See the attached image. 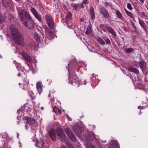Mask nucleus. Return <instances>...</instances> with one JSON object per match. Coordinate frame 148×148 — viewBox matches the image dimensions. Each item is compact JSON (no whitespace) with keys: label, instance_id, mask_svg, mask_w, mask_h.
<instances>
[{"label":"nucleus","instance_id":"nucleus-1","mask_svg":"<svg viewBox=\"0 0 148 148\" xmlns=\"http://www.w3.org/2000/svg\"><path fill=\"white\" fill-rule=\"evenodd\" d=\"M12 36L16 43L21 45L24 42V38L22 34L15 27H12L10 29Z\"/></svg>","mask_w":148,"mask_h":148},{"label":"nucleus","instance_id":"nucleus-2","mask_svg":"<svg viewBox=\"0 0 148 148\" xmlns=\"http://www.w3.org/2000/svg\"><path fill=\"white\" fill-rule=\"evenodd\" d=\"M45 20L49 28L51 29H53L54 25V21L51 15L47 14L45 16Z\"/></svg>","mask_w":148,"mask_h":148},{"label":"nucleus","instance_id":"nucleus-3","mask_svg":"<svg viewBox=\"0 0 148 148\" xmlns=\"http://www.w3.org/2000/svg\"><path fill=\"white\" fill-rule=\"evenodd\" d=\"M75 69L74 70L73 72H69V83L72 84L73 85V83H78V82L75 80L76 78V75L75 74Z\"/></svg>","mask_w":148,"mask_h":148},{"label":"nucleus","instance_id":"nucleus-4","mask_svg":"<svg viewBox=\"0 0 148 148\" xmlns=\"http://www.w3.org/2000/svg\"><path fill=\"white\" fill-rule=\"evenodd\" d=\"M30 11L32 13L34 17L38 21L41 22L42 20L41 15L37 12L36 10L34 8H32L30 9Z\"/></svg>","mask_w":148,"mask_h":148},{"label":"nucleus","instance_id":"nucleus-5","mask_svg":"<svg viewBox=\"0 0 148 148\" xmlns=\"http://www.w3.org/2000/svg\"><path fill=\"white\" fill-rule=\"evenodd\" d=\"M27 21H29V24H28L26 21L23 22V24L25 27L29 29H31L33 28L34 27V22L32 18L31 20H28Z\"/></svg>","mask_w":148,"mask_h":148},{"label":"nucleus","instance_id":"nucleus-6","mask_svg":"<svg viewBox=\"0 0 148 148\" xmlns=\"http://www.w3.org/2000/svg\"><path fill=\"white\" fill-rule=\"evenodd\" d=\"M3 6L9 8H12L13 4L12 0H1Z\"/></svg>","mask_w":148,"mask_h":148},{"label":"nucleus","instance_id":"nucleus-7","mask_svg":"<svg viewBox=\"0 0 148 148\" xmlns=\"http://www.w3.org/2000/svg\"><path fill=\"white\" fill-rule=\"evenodd\" d=\"M57 133L58 136L60 139L63 140L65 139L66 136L60 127H59L57 129Z\"/></svg>","mask_w":148,"mask_h":148},{"label":"nucleus","instance_id":"nucleus-8","mask_svg":"<svg viewBox=\"0 0 148 148\" xmlns=\"http://www.w3.org/2000/svg\"><path fill=\"white\" fill-rule=\"evenodd\" d=\"M100 11L103 16L106 18L109 17V14L108 11L104 8L102 7L100 9Z\"/></svg>","mask_w":148,"mask_h":148},{"label":"nucleus","instance_id":"nucleus-9","mask_svg":"<svg viewBox=\"0 0 148 148\" xmlns=\"http://www.w3.org/2000/svg\"><path fill=\"white\" fill-rule=\"evenodd\" d=\"M21 55L25 60L29 62H31L32 61V58L30 55L25 51L21 52Z\"/></svg>","mask_w":148,"mask_h":148},{"label":"nucleus","instance_id":"nucleus-10","mask_svg":"<svg viewBox=\"0 0 148 148\" xmlns=\"http://www.w3.org/2000/svg\"><path fill=\"white\" fill-rule=\"evenodd\" d=\"M17 10L18 12V14L19 15L21 19V20H23V16L25 14V11L22 9L21 8H17Z\"/></svg>","mask_w":148,"mask_h":148},{"label":"nucleus","instance_id":"nucleus-11","mask_svg":"<svg viewBox=\"0 0 148 148\" xmlns=\"http://www.w3.org/2000/svg\"><path fill=\"white\" fill-rule=\"evenodd\" d=\"M18 77H23V80L27 84L28 83L27 80L26 79V76L24 71L22 70H21L17 75Z\"/></svg>","mask_w":148,"mask_h":148},{"label":"nucleus","instance_id":"nucleus-12","mask_svg":"<svg viewBox=\"0 0 148 148\" xmlns=\"http://www.w3.org/2000/svg\"><path fill=\"white\" fill-rule=\"evenodd\" d=\"M50 136L51 139L53 141L56 140V135L55 131L52 129L49 132Z\"/></svg>","mask_w":148,"mask_h":148},{"label":"nucleus","instance_id":"nucleus-13","mask_svg":"<svg viewBox=\"0 0 148 148\" xmlns=\"http://www.w3.org/2000/svg\"><path fill=\"white\" fill-rule=\"evenodd\" d=\"M25 119L27 120V123L30 125L34 124L35 123V120L34 119L31 118H28L27 116H25Z\"/></svg>","mask_w":148,"mask_h":148},{"label":"nucleus","instance_id":"nucleus-14","mask_svg":"<svg viewBox=\"0 0 148 148\" xmlns=\"http://www.w3.org/2000/svg\"><path fill=\"white\" fill-rule=\"evenodd\" d=\"M140 66L142 71H143L145 70L146 68V63L144 61L142 60L139 62Z\"/></svg>","mask_w":148,"mask_h":148},{"label":"nucleus","instance_id":"nucleus-15","mask_svg":"<svg viewBox=\"0 0 148 148\" xmlns=\"http://www.w3.org/2000/svg\"><path fill=\"white\" fill-rule=\"evenodd\" d=\"M139 23L141 26L143 28V29L145 31H147V29L146 28V26L145 22L142 20L138 18Z\"/></svg>","mask_w":148,"mask_h":148},{"label":"nucleus","instance_id":"nucleus-16","mask_svg":"<svg viewBox=\"0 0 148 148\" xmlns=\"http://www.w3.org/2000/svg\"><path fill=\"white\" fill-rule=\"evenodd\" d=\"M25 14L23 16V20L24 21L25 20H31L32 17L31 16L29 12H27L26 11H25Z\"/></svg>","mask_w":148,"mask_h":148},{"label":"nucleus","instance_id":"nucleus-17","mask_svg":"<svg viewBox=\"0 0 148 148\" xmlns=\"http://www.w3.org/2000/svg\"><path fill=\"white\" fill-rule=\"evenodd\" d=\"M89 10L91 19L92 20L95 19V15L94 8L93 7H90Z\"/></svg>","mask_w":148,"mask_h":148},{"label":"nucleus","instance_id":"nucleus-18","mask_svg":"<svg viewBox=\"0 0 148 148\" xmlns=\"http://www.w3.org/2000/svg\"><path fill=\"white\" fill-rule=\"evenodd\" d=\"M42 85L41 83L40 82H38L36 84V88L38 90V92L40 94L42 92Z\"/></svg>","mask_w":148,"mask_h":148},{"label":"nucleus","instance_id":"nucleus-19","mask_svg":"<svg viewBox=\"0 0 148 148\" xmlns=\"http://www.w3.org/2000/svg\"><path fill=\"white\" fill-rule=\"evenodd\" d=\"M106 28L108 32L111 33L114 36H116V34L115 32L111 27L108 26L106 27Z\"/></svg>","mask_w":148,"mask_h":148},{"label":"nucleus","instance_id":"nucleus-20","mask_svg":"<svg viewBox=\"0 0 148 148\" xmlns=\"http://www.w3.org/2000/svg\"><path fill=\"white\" fill-rule=\"evenodd\" d=\"M69 135L68 136L69 138L72 141L75 142L76 140V139L75 137V136L72 132L71 134H69Z\"/></svg>","mask_w":148,"mask_h":148},{"label":"nucleus","instance_id":"nucleus-21","mask_svg":"<svg viewBox=\"0 0 148 148\" xmlns=\"http://www.w3.org/2000/svg\"><path fill=\"white\" fill-rule=\"evenodd\" d=\"M45 33L48 36H51L52 35V32L48 29L47 27H45Z\"/></svg>","mask_w":148,"mask_h":148},{"label":"nucleus","instance_id":"nucleus-22","mask_svg":"<svg viewBox=\"0 0 148 148\" xmlns=\"http://www.w3.org/2000/svg\"><path fill=\"white\" fill-rule=\"evenodd\" d=\"M112 144L110 145L112 146L113 147H115L119 148V145L117 141L115 140H112Z\"/></svg>","mask_w":148,"mask_h":148},{"label":"nucleus","instance_id":"nucleus-23","mask_svg":"<svg viewBox=\"0 0 148 148\" xmlns=\"http://www.w3.org/2000/svg\"><path fill=\"white\" fill-rule=\"evenodd\" d=\"M128 70L130 71L136 73H139L138 70L136 68L130 67L128 68Z\"/></svg>","mask_w":148,"mask_h":148},{"label":"nucleus","instance_id":"nucleus-24","mask_svg":"<svg viewBox=\"0 0 148 148\" xmlns=\"http://www.w3.org/2000/svg\"><path fill=\"white\" fill-rule=\"evenodd\" d=\"M53 111L57 115H60L61 113V111L56 107H55L53 109Z\"/></svg>","mask_w":148,"mask_h":148},{"label":"nucleus","instance_id":"nucleus-25","mask_svg":"<svg viewBox=\"0 0 148 148\" xmlns=\"http://www.w3.org/2000/svg\"><path fill=\"white\" fill-rule=\"evenodd\" d=\"M93 134V133H92ZM89 137L88 138V139L89 140H96V138L95 136L93 134H91V135L88 134Z\"/></svg>","mask_w":148,"mask_h":148},{"label":"nucleus","instance_id":"nucleus-26","mask_svg":"<svg viewBox=\"0 0 148 148\" xmlns=\"http://www.w3.org/2000/svg\"><path fill=\"white\" fill-rule=\"evenodd\" d=\"M34 39L37 41L39 42L40 40V37L37 33H35L34 36Z\"/></svg>","mask_w":148,"mask_h":148},{"label":"nucleus","instance_id":"nucleus-27","mask_svg":"<svg viewBox=\"0 0 148 148\" xmlns=\"http://www.w3.org/2000/svg\"><path fill=\"white\" fill-rule=\"evenodd\" d=\"M66 23L68 22L69 20H71V14L70 12H69L66 16Z\"/></svg>","mask_w":148,"mask_h":148},{"label":"nucleus","instance_id":"nucleus-28","mask_svg":"<svg viewBox=\"0 0 148 148\" xmlns=\"http://www.w3.org/2000/svg\"><path fill=\"white\" fill-rule=\"evenodd\" d=\"M97 41L101 44L103 45L105 44V42L100 37H98L97 39Z\"/></svg>","mask_w":148,"mask_h":148},{"label":"nucleus","instance_id":"nucleus-29","mask_svg":"<svg viewBox=\"0 0 148 148\" xmlns=\"http://www.w3.org/2000/svg\"><path fill=\"white\" fill-rule=\"evenodd\" d=\"M91 32V25H89L87 27V29L86 31V33L87 34H90Z\"/></svg>","mask_w":148,"mask_h":148},{"label":"nucleus","instance_id":"nucleus-30","mask_svg":"<svg viewBox=\"0 0 148 148\" xmlns=\"http://www.w3.org/2000/svg\"><path fill=\"white\" fill-rule=\"evenodd\" d=\"M28 87L29 86H28L27 84H23V89L25 91L27 90L28 92H29Z\"/></svg>","mask_w":148,"mask_h":148},{"label":"nucleus","instance_id":"nucleus-31","mask_svg":"<svg viewBox=\"0 0 148 148\" xmlns=\"http://www.w3.org/2000/svg\"><path fill=\"white\" fill-rule=\"evenodd\" d=\"M64 131L66 133L67 135L68 136V135H69V134H71L73 132L72 130H71L70 129H69L68 128H65Z\"/></svg>","mask_w":148,"mask_h":148},{"label":"nucleus","instance_id":"nucleus-32","mask_svg":"<svg viewBox=\"0 0 148 148\" xmlns=\"http://www.w3.org/2000/svg\"><path fill=\"white\" fill-rule=\"evenodd\" d=\"M134 51V49L132 48H129L126 49L125 52L126 53H129L133 52Z\"/></svg>","mask_w":148,"mask_h":148},{"label":"nucleus","instance_id":"nucleus-33","mask_svg":"<svg viewBox=\"0 0 148 148\" xmlns=\"http://www.w3.org/2000/svg\"><path fill=\"white\" fill-rule=\"evenodd\" d=\"M78 4H75L74 3L71 4L72 7L75 10H77L78 8Z\"/></svg>","mask_w":148,"mask_h":148},{"label":"nucleus","instance_id":"nucleus-34","mask_svg":"<svg viewBox=\"0 0 148 148\" xmlns=\"http://www.w3.org/2000/svg\"><path fill=\"white\" fill-rule=\"evenodd\" d=\"M116 14L117 17L119 18H121L122 17V15L121 13L119 11H116Z\"/></svg>","mask_w":148,"mask_h":148},{"label":"nucleus","instance_id":"nucleus-35","mask_svg":"<svg viewBox=\"0 0 148 148\" xmlns=\"http://www.w3.org/2000/svg\"><path fill=\"white\" fill-rule=\"evenodd\" d=\"M95 142L96 144H97L98 147V148H102V146L101 144L99 143V141L98 140H97V139H96L95 140Z\"/></svg>","mask_w":148,"mask_h":148},{"label":"nucleus","instance_id":"nucleus-36","mask_svg":"<svg viewBox=\"0 0 148 148\" xmlns=\"http://www.w3.org/2000/svg\"><path fill=\"white\" fill-rule=\"evenodd\" d=\"M125 12H126L127 14L131 18H133V16L132 14L129 12H128L127 10L126 9H124Z\"/></svg>","mask_w":148,"mask_h":148},{"label":"nucleus","instance_id":"nucleus-37","mask_svg":"<svg viewBox=\"0 0 148 148\" xmlns=\"http://www.w3.org/2000/svg\"><path fill=\"white\" fill-rule=\"evenodd\" d=\"M1 13L0 12V24L3 23L4 21V18L3 16L1 14Z\"/></svg>","mask_w":148,"mask_h":148},{"label":"nucleus","instance_id":"nucleus-38","mask_svg":"<svg viewBox=\"0 0 148 148\" xmlns=\"http://www.w3.org/2000/svg\"><path fill=\"white\" fill-rule=\"evenodd\" d=\"M66 145L69 148H74L72 145L69 142L67 143Z\"/></svg>","mask_w":148,"mask_h":148},{"label":"nucleus","instance_id":"nucleus-39","mask_svg":"<svg viewBox=\"0 0 148 148\" xmlns=\"http://www.w3.org/2000/svg\"><path fill=\"white\" fill-rule=\"evenodd\" d=\"M127 8L130 10H132V6H131V5L130 3H128L127 4Z\"/></svg>","mask_w":148,"mask_h":148},{"label":"nucleus","instance_id":"nucleus-40","mask_svg":"<svg viewBox=\"0 0 148 148\" xmlns=\"http://www.w3.org/2000/svg\"><path fill=\"white\" fill-rule=\"evenodd\" d=\"M78 4V5H78V8H84V3H83L82 2L80 3H79V4Z\"/></svg>","mask_w":148,"mask_h":148},{"label":"nucleus","instance_id":"nucleus-41","mask_svg":"<svg viewBox=\"0 0 148 148\" xmlns=\"http://www.w3.org/2000/svg\"><path fill=\"white\" fill-rule=\"evenodd\" d=\"M105 40L106 44H109L110 43V40L108 38H107L106 39H105Z\"/></svg>","mask_w":148,"mask_h":148},{"label":"nucleus","instance_id":"nucleus-42","mask_svg":"<svg viewBox=\"0 0 148 148\" xmlns=\"http://www.w3.org/2000/svg\"><path fill=\"white\" fill-rule=\"evenodd\" d=\"M82 2L85 5L88 4L89 3V1L88 0H84Z\"/></svg>","mask_w":148,"mask_h":148},{"label":"nucleus","instance_id":"nucleus-43","mask_svg":"<svg viewBox=\"0 0 148 148\" xmlns=\"http://www.w3.org/2000/svg\"><path fill=\"white\" fill-rule=\"evenodd\" d=\"M88 148H95V146L92 145L90 144L89 145L87 146Z\"/></svg>","mask_w":148,"mask_h":148},{"label":"nucleus","instance_id":"nucleus-44","mask_svg":"<svg viewBox=\"0 0 148 148\" xmlns=\"http://www.w3.org/2000/svg\"><path fill=\"white\" fill-rule=\"evenodd\" d=\"M28 124L27 123H26L25 125V127L26 130H27L28 127L29 126Z\"/></svg>","mask_w":148,"mask_h":148},{"label":"nucleus","instance_id":"nucleus-45","mask_svg":"<svg viewBox=\"0 0 148 148\" xmlns=\"http://www.w3.org/2000/svg\"><path fill=\"white\" fill-rule=\"evenodd\" d=\"M68 22L67 23V25L68 27L69 28H72V25H69L68 24Z\"/></svg>","mask_w":148,"mask_h":148},{"label":"nucleus","instance_id":"nucleus-46","mask_svg":"<svg viewBox=\"0 0 148 148\" xmlns=\"http://www.w3.org/2000/svg\"><path fill=\"white\" fill-rule=\"evenodd\" d=\"M30 96L33 99H35L36 98V97L33 95H30Z\"/></svg>","mask_w":148,"mask_h":148},{"label":"nucleus","instance_id":"nucleus-47","mask_svg":"<svg viewBox=\"0 0 148 148\" xmlns=\"http://www.w3.org/2000/svg\"><path fill=\"white\" fill-rule=\"evenodd\" d=\"M108 5V3L107 2H105V6L107 7Z\"/></svg>","mask_w":148,"mask_h":148},{"label":"nucleus","instance_id":"nucleus-48","mask_svg":"<svg viewBox=\"0 0 148 148\" xmlns=\"http://www.w3.org/2000/svg\"><path fill=\"white\" fill-rule=\"evenodd\" d=\"M38 141H36V143L35 144V145L36 147L39 148L40 147L38 146Z\"/></svg>","mask_w":148,"mask_h":148},{"label":"nucleus","instance_id":"nucleus-49","mask_svg":"<svg viewBox=\"0 0 148 148\" xmlns=\"http://www.w3.org/2000/svg\"><path fill=\"white\" fill-rule=\"evenodd\" d=\"M59 148H67L64 145L61 146Z\"/></svg>","mask_w":148,"mask_h":148},{"label":"nucleus","instance_id":"nucleus-50","mask_svg":"<svg viewBox=\"0 0 148 148\" xmlns=\"http://www.w3.org/2000/svg\"><path fill=\"white\" fill-rule=\"evenodd\" d=\"M141 14L143 16H145V13L143 12H142L141 13Z\"/></svg>","mask_w":148,"mask_h":148},{"label":"nucleus","instance_id":"nucleus-51","mask_svg":"<svg viewBox=\"0 0 148 148\" xmlns=\"http://www.w3.org/2000/svg\"><path fill=\"white\" fill-rule=\"evenodd\" d=\"M86 82H86V80H84V84L85 85H86Z\"/></svg>","mask_w":148,"mask_h":148},{"label":"nucleus","instance_id":"nucleus-52","mask_svg":"<svg viewBox=\"0 0 148 148\" xmlns=\"http://www.w3.org/2000/svg\"><path fill=\"white\" fill-rule=\"evenodd\" d=\"M44 143L43 141H42V144H41V145H42V147H44V145H43L44 144Z\"/></svg>","mask_w":148,"mask_h":148},{"label":"nucleus","instance_id":"nucleus-53","mask_svg":"<svg viewBox=\"0 0 148 148\" xmlns=\"http://www.w3.org/2000/svg\"><path fill=\"white\" fill-rule=\"evenodd\" d=\"M0 148H8L6 147H5V146H4L3 147H0Z\"/></svg>","mask_w":148,"mask_h":148},{"label":"nucleus","instance_id":"nucleus-54","mask_svg":"<svg viewBox=\"0 0 148 148\" xmlns=\"http://www.w3.org/2000/svg\"><path fill=\"white\" fill-rule=\"evenodd\" d=\"M48 96L49 97H51V94L50 93H49V94L48 95Z\"/></svg>","mask_w":148,"mask_h":148},{"label":"nucleus","instance_id":"nucleus-55","mask_svg":"<svg viewBox=\"0 0 148 148\" xmlns=\"http://www.w3.org/2000/svg\"><path fill=\"white\" fill-rule=\"evenodd\" d=\"M133 28L134 29H136V27L135 26H133Z\"/></svg>","mask_w":148,"mask_h":148},{"label":"nucleus","instance_id":"nucleus-56","mask_svg":"<svg viewBox=\"0 0 148 148\" xmlns=\"http://www.w3.org/2000/svg\"><path fill=\"white\" fill-rule=\"evenodd\" d=\"M104 26V25H103V24L101 25H100V27H103Z\"/></svg>","mask_w":148,"mask_h":148},{"label":"nucleus","instance_id":"nucleus-57","mask_svg":"<svg viewBox=\"0 0 148 148\" xmlns=\"http://www.w3.org/2000/svg\"><path fill=\"white\" fill-rule=\"evenodd\" d=\"M142 112H141L140 111V112L139 113V114L140 115Z\"/></svg>","mask_w":148,"mask_h":148},{"label":"nucleus","instance_id":"nucleus-58","mask_svg":"<svg viewBox=\"0 0 148 148\" xmlns=\"http://www.w3.org/2000/svg\"><path fill=\"white\" fill-rule=\"evenodd\" d=\"M71 62L70 63H68V65L69 66V65H71Z\"/></svg>","mask_w":148,"mask_h":148},{"label":"nucleus","instance_id":"nucleus-59","mask_svg":"<svg viewBox=\"0 0 148 148\" xmlns=\"http://www.w3.org/2000/svg\"><path fill=\"white\" fill-rule=\"evenodd\" d=\"M145 22L147 24H148V21H145Z\"/></svg>","mask_w":148,"mask_h":148},{"label":"nucleus","instance_id":"nucleus-60","mask_svg":"<svg viewBox=\"0 0 148 148\" xmlns=\"http://www.w3.org/2000/svg\"><path fill=\"white\" fill-rule=\"evenodd\" d=\"M18 85H21V84L20 83H19V84H18Z\"/></svg>","mask_w":148,"mask_h":148},{"label":"nucleus","instance_id":"nucleus-61","mask_svg":"<svg viewBox=\"0 0 148 148\" xmlns=\"http://www.w3.org/2000/svg\"><path fill=\"white\" fill-rule=\"evenodd\" d=\"M15 0L17 1H20V0Z\"/></svg>","mask_w":148,"mask_h":148},{"label":"nucleus","instance_id":"nucleus-62","mask_svg":"<svg viewBox=\"0 0 148 148\" xmlns=\"http://www.w3.org/2000/svg\"><path fill=\"white\" fill-rule=\"evenodd\" d=\"M19 135V134L18 133H17V136L18 137V136Z\"/></svg>","mask_w":148,"mask_h":148},{"label":"nucleus","instance_id":"nucleus-63","mask_svg":"<svg viewBox=\"0 0 148 148\" xmlns=\"http://www.w3.org/2000/svg\"><path fill=\"white\" fill-rule=\"evenodd\" d=\"M41 109H42V110H43V107H42V108H41Z\"/></svg>","mask_w":148,"mask_h":148},{"label":"nucleus","instance_id":"nucleus-64","mask_svg":"<svg viewBox=\"0 0 148 148\" xmlns=\"http://www.w3.org/2000/svg\"><path fill=\"white\" fill-rule=\"evenodd\" d=\"M103 31H104V32H105L106 31L105 30L103 29Z\"/></svg>","mask_w":148,"mask_h":148}]
</instances>
